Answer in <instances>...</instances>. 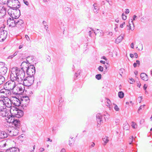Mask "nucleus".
I'll return each mask as SVG.
<instances>
[{"instance_id": "obj_30", "label": "nucleus", "mask_w": 152, "mask_h": 152, "mask_svg": "<svg viewBox=\"0 0 152 152\" xmlns=\"http://www.w3.org/2000/svg\"><path fill=\"white\" fill-rule=\"evenodd\" d=\"M70 138L72 140L71 141L70 140H69V145L70 146H71L73 145L75 140H74V139H73V137L72 136L70 137Z\"/></svg>"}, {"instance_id": "obj_37", "label": "nucleus", "mask_w": 152, "mask_h": 152, "mask_svg": "<svg viewBox=\"0 0 152 152\" xmlns=\"http://www.w3.org/2000/svg\"><path fill=\"white\" fill-rule=\"evenodd\" d=\"M125 126L124 127V129L126 130L128 129L129 128V125L127 123H125Z\"/></svg>"}, {"instance_id": "obj_49", "label": "nucleus", "mask_w": 152, "mask_h": 152, "mask_svg": "<svg viewBox=\"0 0 152 152\" xmlns=\"http://www.w3.org/2000/svg\"><path fill=\"white\" fill-rule=\"evenodd\" d=\"M23 0L24 1V4L27 6H28L29 5V3L27 1H25L24 0Z\"/></svg>"}, {"instance_id": "obj_26", "label": "nucleus", "mask_w": 152, "mask_h": 152, "mask_svg": "<svg viewBox=\"0 0 152 152\" xmlns=\"http://www.w3.org/2000/svg\"><path fill=\"white\" fill-rule=\"evenodd\" d=\"M102 140L104 142L103 145L104 146L109 141V137L106 136H105L104 138H102Z\"/></svg>"}, {"instance_id": "obj_19", "label": "nucleus", "mask_w": 152, "mask_h": 152, "mask_svg": "<svg viewBox=\"0 0 152 152\" xmlns=\"http://www.w3.org/2000/svg\"><path fill=\"white\" fill-rule=\"evenodd\" d=\"M27 61L28 62L25 61H23V62H22L21 65V69H23L24 71H25V70H26L27 69H28V67H29V65L30 64L28 63V61L27 60Z\"/></svg>"}, {"instance_id": "obj_57", "label": "nucleus", "mask_w": 152, "mask_h": 152, "mask_svg": "<svg viewBox=\"0 0 152 152\" xmlns=\"http://www.w3.org/2000/svg\"><path fill=\"white\" fill-rule=\"evenodd\" d=\"M95 145V144L94 143L92 142L91 143V144L90 145V147H94Z\"/></svg>"}, {"instance_id": "obj_51", "label": "nucleus", "mask_w": 152, "mask_h": 152, "mask_svg": "<svg viewBox=\"0 0 152 152\" xmlns=\"http://www.w3.org/2000/svg\"><path fill=\"white\" fill-rule=\"evenodd\" d=\"M125 24V22H123L122 24H121L120 25V27L121 28H122L123 27L124 25Z\"/></svg>"}, {"instance_id": "obj_55", "label": "nucleus", "mask_w": 152, "mask_h": 152, "mask_svg": "<svg viewBox=\"0 0 152 152\" xmlns=\"http://www.w3.org/2000/svg\"><path fill=\"white\" fill-rule=\"evenodd\" d=\"M81 72V70H78L76 73H77V74L78 75H79Z\"/></svg>"}, {"instance_id": "obj_60", "label": "nucleus", "mask_w": 152, "mask_h": 152, "mask_svg": "<svg viewBox=\"0 0 152 152\" xmlns=\"http://www.w3.org/2000/svg\"><path fill=\"white\" fill-rule=\"evenodd\" d=\"M135 56V57L136 58H137L138 57V55L137 53H135L134 54V56Z\"/></svg>"}, {"instance_id": "obj_22", "label": "nucleus", "mask_w": 152, "mask_h": 152, "mask_svg": "<svg viewBox=\"0 0 152 152\" xmlns=\"http://www.w3.org/2000/svg\"><path fill=\"white\" fill-rule=\"evenodd\" d=\"M140 77L143 80L145 81L148 80V75L144 73H142L141 74Z\"/></svg>"}, {"instance_id": "obj_39", "label": "nucleus", "mask_w": 152, "mask_h": 152, "mask_svg": "<svg viewBox=\"0 0 152 152\" xmlns=\"http://www.w3.org/2000/svg\"><path fill=\"white\" fill-rule=\"evenodd\" d=\"M98 70L101 72H102L103 70V67L101 66H99L98 68Z\"/></svg>"}, {"instance_id": "obj_5", "label": "nucleus", "mask_w": 152, "mask_h": 152, "mask_svg": "<svg viewBox=\"0 0 152 152\" xmlns=\"http://www.w3.org/2000/svg\"><path fill=\"white\" fill-rule=\"evenodd\" d=\"M19 83L16 85L14 91L16 90V92L15 91H14V93L16 95H18L20 94L21 93L23 92L25 88L23 84L21 83Z\"/></svg>"}, {"instance_id": "obj_24", "label": "nucleus", "mask_w": 152, "mask_h": 152, "mask_svg": "<svg viewBox=\"0 0 152 152\" xmlns=\"http://www.w3.org/2000/svg\"><path fill=\"white\" fill-rule=\"evenodd\" d=\"M6 108L3 100H0V111H2Z\"/></svg>"}, {"instance_id": "obj_1", "label": "nucleus", "mask_w": 152, "mask_h": 152, "mask_svg": "<svg viewBox=\"0 0 152 152\" xmlns=\"http://www.w3.org/2000/svg\"><path fill=\"white\" fill-rule=\"evenodd\" d=\"M25 71L23 69H18L17 67H14L11 71L10 79L21 83L25 78Z\"/></svg>"}, {"instance_id": "obj_58", "label": "nucleus", "mask_w": 152, "mask_h": 152, "mask_svg": "<svg viewBox=\"0 0 152 152\" xmlns=\"http://www.w3.org/2000/svg\"><path fill=\"white\" fill-rule=\"evenodd\" d=\"M14 57V56L13 55H11V56H9L8 57V58H12Z\"/></svg>"}, {"instance_id": "obj_32", "label": "nucleus", "mask_w": 152, "mask_h": 152, "mask_svg": "<svg viewBox=\"0 0 152 152\" xmlns=\"http://www.w3.org/2000/svg\"><path fill=\"white\" fill-rule=\"evenodd\" d=\"M124 94L123 91H120L118 93V97L120 98H122L124 96Z\"/></svg>"}, {"instance_id": "obj_25", "label": "nucleus", "mask_w": 152, "mask_h": 152, "mask_svg": "<svg viewBox=\"0 0 152 152\" xmlns=\"http://www.w3.org/2000/svg\"><path fill=\"white\" fill-rule=\"evenodd\" d=\"M20 121L16 119L12 123L14 125L18 128H19L20 126Z\"/></svg>"}, {"instance_id": "obj_52", "label": "nucleus", "mask_w": 152, "mask_h": 152, "mask_svg": "<svg viewBox=\"0 0 152 152\" xmlns=\"http://www.w3.org/2000/svg\"><path fill=\"white\" fill-rule=\"evenodd\" d=\"M147 87V86L146 84H145L143 86V89L145 90H146V88Z\"/></svg>"}, {"instance_id": "obj_9", "label": "nucleus", "mask_w": 152, "mask_h": 152, "mask_svg": "<svg viewBox=\"0 0 152 152\" xmlns=\"http://www.w3.org/2000/svg\"><path fill=\"white\" fill-rule=\"evenodd\" d=\"M26 73L28 76H34L35 73V69L34 66L32 65H29V67L27 69Z\"/></svg>"}, {"instance_id": "obj_31", "label": "nucleus", "mask_w": 152, "mask_h": 152, "mask_svg": "<svg viewBox=\"0 0 152 152\" xmlns=\"http://www.w3.org/2000/svg\"><path fill=\"white\" fill-rule=\"evenodd\" d=\"M5 78L2 75L0 76V85H2L5 81Z\"/></svg>"}, {"instance_id": "obj_8", "label": "nucleus", "mask_w": 152, "mask_h": 152, "mask_svg": "<svg viewBox=\"0 0 152 152\" xmlns=\"http://www.w3.org/2000/svg\"><path fill=\"white\" fill-rule=\"evenodd\" d=\"M11 94V91H7L5 88L0 90V98L4 99L7 97V96Z\"/></svg>"}, {"instance_id": "obj_47", "label": "nucleus", "mask_w": 152, "mask_h": 152, "mask_svg": "<svg viewBox=\"0 0 152 152\" xmlns=\"http://www.w3.org/2000/svg\"><path fill=\"white\" fill-rule=\"evenodd\" d=\"M142 99V96H140L138 98V100L139 101V103L141 102V100Z\"/></svg>"}, {"instance_id": "obj_62", "label": "nucleus", "mask_w": 152, "mask_h": 152, "mask_svg": "<svg viewBox=\"0 0 152 152\" xmlns=\"http://www.w3.org/2000/svg\"><path fill=\"white\" fill-rule=\"evenodd\" d=\"M101 59H103L105 60H107V59L105 56H103L101 58Z\"/></svg>"}, {"instance_id": "obj_56", "label": "nucleus", "mask_w": 152, "mask_h": 152, "mask_svg": "<svg viewBox=\"0 0 152 152\" xmlns=\"http://www.w3.org/2000/svg\"><path fill=\"white\" fill-rule=\"evenodd\" d=\"M44 28L45 29L46 28V30L47 32H48V30L47 29L48 28V26L47 25H45Z\"/></svg>"}, {"instance_id": "obj_28", "label": "nucleus", "mask_w": 152, "mask_h": 152, "mask_svg": "<svg viewBox=\"0 0 152 152\" xmlns=\"http://www.w3.org/2000/svg\"><path fill=\"white\" fill-rule=\"evenodd\" d=\"M71 10V9L70 7H66L64 9V11L65 13H69L70 12Z\"/></svg>"}, {"instance_id": "obj_10", "label": "nucleus", "mask_w": 152, "mask_h": 152, "mask_svg": "<svg viewBox=\"0 0 152 152\" xmlns=\"http://www.w3.org/2000/svg\"><path fill=\"white\" fill-rule=\"evenodd\" d=\"M7 68L5 64L3 62H0V75H5L7 72Z\"/></svg>"}, {"instance_id": "obj_34", "label": "nucleus", "mask_w": 152, "mask_h": 152, "mask_svg": "<svg viewBox=\"0 0 152 152\" xmlns=\"http://www.w3.org/2000/svg\"><path fill=\"white\" fill-rule=\"evenodd\" d=\"M138 65V66H139L140 64V61L139 60H137L136 61V63H134L133 64V66L135 68L136 67H137V65Z\"/></svg>"}, {"instance_id": "obj_46", "label": "nucleus", "mask_w": 152, "mask_h": 152, "mask_svg": "<svg viewBox=\"0 0 152 152\" xmlns=\"http://www.w3.org/2000/svg\"><path fill=\"white\" fill-rule=\"evenodd\" d=\"M25 37L27 40L29 41L30 40V38L28 35H25Z\"/></svg>"}, {"instance_id": "obj_20", "label": "nucleus", "mask_w": 152, "mask_h": 152, "mask_svg": "<svg viewBox=\"0 0 152 152\" xmlns=\"http://www.w3.org/2000/svg\"><path fill=\"white\" fill-rule=\"evenodd\" d=\"M103 116L100 113H98L96 115L97 123L98 124H100L103 123L102 117Z\"/></svg>"}, {"instance_id": "obj_33", "label": "nucleus", "mask_w": 152, "mask_h": 152, "mask_svg": "<svg viewBox=\"0 0 152 152\" xmlns=\"http://www.w3.org/2000/svg\"><path fill=\"white\" fill-rule=\"evenodd\" d=\"M8 0H0V4H4L7 3L8 5Z\"/></svg>"}, {"instance_id": "obj_14", "label": "nucleus", "mask_w": 152, "mask_h": 152, "mask_svg": "<svg viewBox=\"0 0 152 152\" xmlns=\"http://www.w3.org/2000/svg\"><path fill=\"white\" fill-rule=\"evenodd\" d=\"M17 19H15L14 18H9L7 21V24H9L10 26L15 27Z\"/></svg>"}, {"instance_id": "obj_36", "label": "nucleus", "mask_w": 152, "mask_h": 152, "mask_svg": "<svg viewBox=\"0 0 152 152\" xmlns=\"http://www.w3.org/2000/svg\"><path fill=\"white\" fill-rule=\"evenodd\" d=\"M102 75L100 74H98L96 75L95 76L96 78L98 80H99L101 79Z\"/></svg>"}, {"instance_id": "obj_45", "label": "nucleus", "mask_w": 152, "mask_h": 152, "mask_svg": "<svg viewBox=\"0 0 152 152\" xmlns=\"http://www.w3.org/2000/svg\"><path fill=\"white\" fill-rule=\"evenodd\" d=\"M99 32L100 34L99 35L100 36H103V35H104V33L102 30H100V31H99Z\"/></svg>"}, {"instance_id": "obj_41", "label": "nucleus", "mask_w": 152, "mask_h": 152, "mask_svg": "<svg viewBox=\"0 0 152 152\" xmlns=\"http://www.w3.org/2000/svg\"><path fill=\"white\" fill-rule=\"evenodd\" d=\"M122 19L124 20H125L126 19V16L124 14V13H122Z\"/></svg>"}, {"instance_id": "obj_16", "label": "nucleus", "mask_w": 152, "mask_h": 152, "mask_svg": "<svg viewBox=\"0 0 152 152\" xmlns=\"http://www.w3.org/2000/svg\"><path fill=\"white\" fill-rule=\"evenodd\" d=\"M2 112V115L3 117H7L9 116V114H11V113H12L13 112H10V108L8 109L6 108L2 111H1Z\"/></svg>"}, {"instance_id": "obj_2", "label": "nucleus", "mask_w": 152, "mask_h": 152, "mask_svg": "<svg viewBox=\"0 0 152 152\" xmlns=\"http://www.w3.org/2000/svg\"><path fill=\"white\" fill-rule=\"evenodd\" d=\"M18 8H10L7 11L9 15L15 19L18 18L20 15V11Z\"/></svg>"}, {"instance_id": "obj_53", "label": "nucleus", "mask_w": 152, "mask_h": 152, "mask_svg": "<svg viewBox=\"0 0 152 152\" xmlns=\"http://www.w3.org/2000/svg\"><path fill=\"white\" fill-rule=\"evenodd\" d=\"M39 150L40 152H42L45 150V149L43 148H41L39 149Z\"/></svg>"}, {"instance_id": "obj_43", "label": "nucleus", "mask_w": 152, "mask_h": 152, "mask_svg": "<svg viewBox=\"0 0 152 152\" xmlns=\"http://www.w3.org/2000/svg\"><path fill=\"white\" fill-rule=\"evenodd\" d=\"M129 82L130 83L132 84L134 82V80L133 79L131 78V79H130Z\"/></svg>"}, {"instance_id": "obj_4", "label": "nucleus", "mask_w": 152, "mask_h": 152, "mask_svg": "<svg viewBox=\"0 0 152 152\" xmlns=\"http://www.w3.org/2000/svg\"><path fill=\"white\" fill-rule=\"evenodd\" d=\"M34 76H28L24 78L23 81V83L25 86H29L31 85L34 83Z\"/></svg>"}, {"instance_id": "obj_21", "label": "nucleus", "mask_w": 152, "mask_h": 152, "mask_svg": "<svg viewBox=\"0 0 152 152\" xmlns=\"http://www.w3.org/2000/svg\"><path fill=\"white\" fill-rule=\"evenodd\" d=\"M6 119L7 120L8 122L12 123L15 120V117L12 114H9V116L7 117Z\"/></svg>"}, {"instance_id": "obj_59", "label": "nucleus", "mask_w": 152, "mask_h": 152, "mask_svg": "<svg viewBox=\"0 0 152 152\" xmlns=\"http://www.w3.org/2000/svg\"><path fill=\"white\" fill-rule=\"evenodd\" d=\"M78 75H78L77 74V73H75V74L74 77L75 78H77L78 77Z\"/></svg>"}, {"instance_id": "obj_35", "label": "nucleus", "mask_w": 152, "mask_h": 152, "mask_svg": "<svg viewBox=\"0 0 152 152\" xmlns=\"http://www.w3.org/2000/svg\"><path fill=\"white\" fill-rule=\"evenodd\" d=\"M13 152H19V149L15 147H12Z\"/></svg>"}, {"instance_id": "obj_13", "label": "nucleus", "mask_w": 152, "mask_h": 152, "mask_svg": "<svg viewBox=\"0 0 152 152\" xmlns=\"http://www.w3.org/2000/svg\"><path fill=\"white\" fill-rule=\"evenodd\" d=\"M3 100L4 102V105L6 107H7L9 109L11 108L12 107H14V106H12L11 105V101L10 99L8 97L5 98H4Z\"/></svg>"}, {"instance_id": "obj_23", "label": "nucleus", "mask_w": 152, "mask_h": 152, "mask_svg": "<svg viewBox=\"0 0 152 152\" xmlns=\"http://www.w3.org/2000/svg\"><path fill=\"white\" fill-rule=\"evenodd\" d=\"M8 136L7 134L4 131H0V138L2 139L6 138Z\"/></svg>"}, {"instance_id": "obj_11", "label": "nucleus", "mask_w": 152, "mask_h": 152, "mask_svg": "<svg viewBox=\"0 0 152 152\" xmlns=\"http://www.w3.org/2000/svg\"><path fill=\"white\" fill-rule=\"evenodd\" d=\"M7 31L3 30L2 28H0V42L3 41L7 36Z\"/></svg>"}, {"instance_id": "obj_38", "label": "nucleus", "mask_w": 152, "mask_h": 152, "mask_svg": "<svg viewBox=\"0 0 152 152\" xmlns=\"http://www.w3.org/2000/svg\"><path fill=\"white\" fill-rule=\"evenodd\" d=\"M107 103L106 104V105L107 106H110V104H111L110 100L108 99H107Z\"/></svg>"}, {"instance_id": "obj_54", "label": "nucleus", "mask_w": 152, "mask_h": 152, "mask_svg": "<svg viewBox=\"0 0 152 152\" xmlns=\"http://www.w3.org/2000/svg\"><path fill=\"white\" fill-rule=\"evenodd\" d=\"M141 85V84L139 82L137 83V86L139 88L140 87Z\"/></svg>"}, {"instance_id": "obj_40", "label": "nucleus", "mask_w": 152, "mask_h": 152, "mask_svg": "<svg viewBox=\"0 0 152 152\" xmlns=\"http://www.w3.org/2000/svg\"><path fill=\"white\" fill-rule=\"evenodd\" d=\"M114 105H115V106L114 107L115 110L116 111H119V109L118 108V106L116 104H114Z\"/></svg>"}, {"instance_id": "obj_6", "label": "nucleus", "mask_w": 152, "mask_h": 152, "mask_svg": "<svg viewBox=\"0 0 152 152\" xmlns=\"http://www.w3.org/2000/svg\"><path fill=\"white\" fill-rule=\"evenodd\" d=\"M15 80H11L6 82L5 84L4 88L7 91H10L11 90H12L15 88Z\"/></svg>"}, {"instance_id": "obj_44", "label": "nucleus", "mask_w": 152, "mask_h": 152, "mask_svg": "<svg viewBox=\"0 0 152 152\" xmlns=\"http://www.w3.org/2000/svg\"><path fill=\"white\" fill-rule=\"evenodd\" d=\"M136 125V124L134 122H132V126L133 128L134 129L135 128V126Z\"/></svg>"}, {"instance_id": "obj_12", "label": "nucleus", "mask_w": 152, "mask_h": 152, "mask_svg": "<svg viewBox=\"0 0 152 152\" xmlns=\"http://www.w3.org/2000/svg\"><path fill=\"white\" fill-rule=\"evenodd\" d=\"M21 103H23L21 106L23 108V109H26V107L27 105H28V104L29 102L30 99L27 96L23 97V98L21 99Z\"/></svg>"}, {"instance_id": "obj_63", "label": "nucleus", "mask_w": 152, "mask_h": 152, "mask_svg": "<svg viewBox=\"0 0 152 152\" xmlns=\"http://www.w3.org/2000/svg\"><path fill=\"white\" fill-rule=\"evenodd\" d=\"M100 62L101 63H102V64H104L105 63V61H102V60H101L100 61Z\"/></svg>"}, {"instance_id": "obj_61", "label": "nucleus", "mask_w": 152, "mask_h": 152, "mask_svg": "<svg viewBox=\"0 0 152 152\" xmlns=\"http://www.w3.org/2000/svg\"><path fill=\"white\" fill-rule=\"evenodd\" d=\"M18 51H16L13 54V55H14V56H16L17 54V53H18Z\"/></svg>"}, {"instance_id": "obj_27", "label": "nucleus", "mask_w": 152, "mask_h": 152, "mask_svg": "<svg viewBox=\"0 0 152 152\" xmlns=\"http://www.w3.org/2000/svg\"><path fill=\"white\" fill-rule=\"evenodd\" d=\"M123 39V36H120L118 37L115 40V42L118 44L121 42Z\"/></svg>"}, {"instance_id": "obj_15", "label": "nucleus", "mask_w": 152, "mask_h": 152, "mask_svg": "<svg viewBox=\"0 0 152 152\" xmlns=\"http://www.w3.org/2000/svg\"><path fill=\"white\" fill-rule=\"evenodd\" d=\"M11 101V105L13 104L15 106H19L21 104V102L20 99L16 97H13Z\"/></svg>"}, {"instance_id": "obj_17", "label": "nucleus", "mask_w": 152, "mask_h": 152, "mask_svg": "<svg viewBox=\"0 0 152 152\" xmlns=\"http://www.w3.org/2000/svg\"><path fill=\"white\" fill-rule=\"evenodd\" d=\"M7 11L6 9L4 7H0V18H4L5 16Z\"/></svg>"}, {"instance_id": "obj_50", "label": "nucleus", "mask_w": 152, "mask_h": 152, "mask_svg": "<svg viewBox=\"0 0 152 152\" xmlns=\"http://www.w3.org/2000/svg\"><path fill=\"white\" fill-rule=\"evenodd\" d=\"M137 17L136 15H134L133 16V20H135L136 19H137Z\"/></svg>"}, {"instance_id": "obj_42", "label": "nucleus", "mask_w": 152, "mask_h": 152, "mask_svg": "<svg viewBox=\"0 0 152 152\" xmlns=\"http://www.w3.org/2000/svg\"><path fill=\"white\" fill-rule=\"evenodd\" d=\"M145 106V105H143L140 106L138 109V112L140 110H141L142 109V108H144Z\"/></svg>"}, {"instance_id": "obj_64", "label": "nucleus", "mask_w": 152, "mask_h": 152, "mask_svg": "<svg viewBox=\"0 0 152 152\" xmlns=\"http://www.w3.org/2000/svg\"><path fill=\"white\" fill-rule=\"evenodd\" d=\"M61 152H66L65 149L64 148H62L61 150Z\"/></svg>"}, {"instance_id": "obj_18", "label": "nucleus", "mask_w": 152, "mask_h": 152, "mask_svg": "<svg viewBox=\"0 0 152 152\" xmlns=\"http://www.w3.org/2000/svg\"><path fill=\"white\" fill-rule=\"evenodd\" d=\"M24 26V22L23 20L19 19L18 18L17 19L15 23V26L18 28H21L23 27Z\"/></svg>"}, {"instance_id": "obj_48", "label": "nucleus", "mask_w": 152, "mask_h": 152, "mask_svg": "<svg viewBox=\"0 0 152 152\" xmlns=\"http://www.w3.org/2000/svg\"><path fill=\"white\" fill-rule=\"evenodd\" d=\"M129 9H125V12L126 14H128L129 13Z\"/></svg>"}, {"instance_id": "obj_29", "label": "nucleus", "mask_w": 152, "mask_h": 152, "mask_svg": "<svg viewBox=\"0 0 152 152\" xmlns=\"http://www.w3.org/2000/svg\"><path fill=\"white\" fill-rule=\"evenodd\" d=\"M93 6L94 7V9L93 10L94 12H98V11L99 10V7H97L96 4L94 3L93 4Z\"/></svg>"}, {"instance_id": "obj_3", "label": "nucleus", "mask_w": 152, "mask_h": 152, "mask_svg": "<svg viewBox=\"0 0 152 152\" xmlns=\"http://www.w3.org/2000/svg\"><path fill=\"white\" fill-rule=\"evenodd\" d=\"M10 112H13L15 115V117L18 118H20L24 114L23 111L21 110L18 109L16 107H12L10 109Z\"/></svg>"}, {"instance_id": "obj_7", "label": "nucleus", "mask_w": 152, "mask_h": 152, "mask_svg": "<svg viewBox=\"0 0 152 152\" xmlns=\"http://www.w3.org/2000/svg\"><path fill=\"white\" fill-rule=\"evenodd\" d=\"M8 3L12 6H9L10 8H19L20 7V3L18 0H10L8 1Z\"/></svg>"}]
</instances>
